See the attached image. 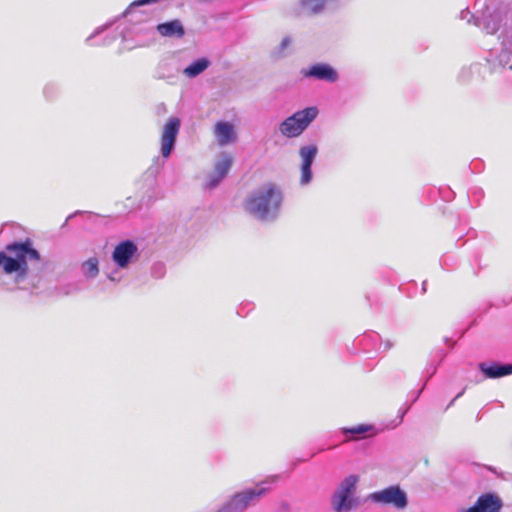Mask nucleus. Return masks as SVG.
<instances>
[{"instance_id": "f257e3e1", "label": "nucleus", "mask_w": 512, "mask_h": 512, "mask_svg": "<svg viewBox=\"0 0 512 512\" xmlns=\"http://www.w3.org/2000/svg\"><path fill=\"white\" fill-rule=\"evenodd\" d=\"M283 201V193L279 186L266 183L253 191L245 201V209L262 222H272L277 219Z\"/></svg>"}, {"instance_id": "f03ea898", "label": "nucleus", "mask_w": 512, "mask_h": 512, "mask_svg": "<svg viewBox=\"0 0 512 512\" xmlns=\"http://www.w3.org/2000/svg\"><path fill=\"white\" fill-rule=\"evenodd\" d=\"M6 251H0V267L6 274H15V282L20 283L28 274V261H39L40 253L33 247L31 239L14 241L6 245Z\"/></svg>"}, {"instance_id": "7ed1b4c3", "label": "nucleus", "mask_w": 512, "mask_h": 512, "mask_svg": "<svg viewBox=\"0 0 512 512\" xmlns=\"http://www.w3.org/2000/svg\"><path fill=\"white\" fill-rule=\"evenodd\" d=\"M460 17L481 27L486 33L494 34L499 30L503 21L508 19V3L506 0H487L482 11L472 14L469 10L461 11Z\"/></svg>"}, {"instance_id": "20e7f679", "label": "nucleus", "mask_w": 512, "mask_h": 512, "mask_svg": "<svg viewBox=\"0 0 512 512\" xmlns=\"http://www.w3.org/2000/svg\"><path fill=\"white\" fill-rule=\"evenodd\" d=\"M277 479L276 476L267 478L255 487L246 488L231 495L216 512H245L251 505L256 504L262 496H264L269 488L264 485L273 483Z\"/></svg>"}, {"instance_id": "39448f33", "label": "nucleus", "mask_w": 512, "mask_h": 512, "mask_svg": "<svg viewBox=\"0 0 512 512\" xmlns=\"http://www.w3.org/2000/svg\"><path fill=\"white\" fill-rule=\"evenodd\" d=\"M319 110L316 106H309L294 112L279 124V132L286 138H297L317 118Z\"/></svg>"}, {"instance_id": "423d86ee", "label": "nucleus", "mask_w": 512, "mask_h": 512, "mask_svg": "<svg viewBox=\"0 0 512 512\" xmlns=\"http://www.w3.org/2000/svg\"><path fill=\"white\" fill-rule=\"evenodd\" d=\"M364 501L379 506H390L396 510H404L409 504L406 491L398 484L371 492L364 498Z\"/></svg>"}, {"instance_id": "0eeeda50", "label": "nucleus", "mask_w": 512, "mask_h": 512, "mask_svg": "<svg viewBox=\"0 0 512 512\" xmlns=\"http://www.w3.org/2000/svg\"><path fill=\"white\" fill-rule=\"evenodd\" d=\"M499 39V51L491 50L487 58L491 72H499L505 68L512 69V24L501 32Z\"/></svg>"}, {"instance_id": "6e6552de", "label": "nucleus", "mask_w": 512, "mask_h": 512, "mask_svg": "<svg viewBox=\"0 0 512 512\" xmlns=\"http://www.w3.org/2000/svg\"><path fill=\"white\" fill-rule=\"evenodd\" d=\"M359 480L358 475L350 474L339 483L331 497V506L334 512H338L355 494Z\"/></svg>"}, {"instance_id": "1a4fd4ad", "label": "nucleus", "mask_w": 512, "mask_h": 512, "mask_svg": "<svg viewBox=\"0 0 512 512\" xmlns=\"http://www.w3.org/2000/svg\"><path fill=\"white\" fill-rule=\"evenodd\" d=\"M300 73L305 79H313L327 83H335L339 79L337 70L332 65L325 62L314 63L301 69Z\"/></svg>"}, {"instance_id": "9d476101", "label": "nucleus", "mask_w": 512, "mask_h": 512, "mask_svg": "<svg viewBox=\"0 0 512 512\" xmlns=\"http://www.w3.org/2000/svg\"><path fill=\"white\" fill-rule=\"evenodd\" d=\"M139 256L137 244L130 239L120 241L112 252L111 258L117 267L125 269Z\"/></svg>"}, {"instance_id": "9b49d317", "label": "nucleus", "mask_w": 512, "mask_h": 512, "mask_svg": "<svg viewBox=\"0 0 512 512\" xmlns=\"http://www.w3.org/2000/svg\"><path fill=\"white\" fill-rule=\"evenodd\" d=\"M181 122L177 117H171L163 127L161 134V155L168 158L175 149L177 136L179 134Z\"/></svg>"}, {"instance_id": "f8f14e48", "label": "nucleus", "mask_w": 512, "mask_h": 512, "mask_svg": "<svg viewBox=\"0 0 512 512\" xmlns=\"http://www.w3.org/2000/svg\"><path fill=\"white\" fill-rule=\"evenodd\" d=\"M182 68L178 58L169 54L163 57L155 70V77L167 81L169 84H175Z\"/></svg>"}, {"instance_id": "ddd939ff", "label": "nucleus", "mask_w": 512, "mask_h": 512, "mask_svg": "<svg viewBox=\"0 0 512 512\" xmlns=\"http://www.w3.org/2000/svg\"><path fill=\"white\" fill-rule=\"evenodd\" d=\"M232 163V157L228 153H222L220 159L215 162L213 171L208 175L205 188L209 190L215 189L228 175Z\"/></svg>"}, {"instance_id": "4468645a", "label": "nucleus", "mask_w": 512, "mask_h": 512, "mask_svg": "<svg viewBox=\"0 0 512 512\" xmlns=\"http://www.w3.org/2000/svg\"><path fill=\"white\" fill-rule=\"evenodd\" d=\"M503 507V501L494 492L481 494L474 505L462 512H500Z\"/></svg>"}, {"instance_id": "2eb2a0df", "label": "nucleus", "mask_w": 512, "mask_h": 512, "mask_svg": "<svg viewBox=\"0 0 512 512\" xmlns=\"http://www.w3.org/2000/svg\"><path fill=\"white\" fill-rule=\"evenodd\" d=\"M478 369L487 379H498L512 374V364L509 363L480 362Z\"/></svg>"}, {"instance_id": "dca6fc26", "label": "nucleus", "mask_w": 512, "mask_h": 512, "mask_svg": "<svg viewBox=\"0 0 512 512\" xmlns=\"http://www.w3.org/2000/svg\"><path fill=\"white\" fill-rule=\"evenodd\" d=\"M214 133L220 146L228 145L236 140L234 125L228 121H218L215 124Z\"/></svg>"}, {"instance_id": "f3484780", "label": "nucleus", "mask_w": 512, "mask_h": 512, "mask_svg": "<svg viewBox=\"0 0 512 512\" xmlns=\"http://www.w3.org/2000/svg\"><path fill=\"white\" fill-rule=\"evenodd\" d=\"M156 29L164 37L181 38L185 34L182 23L177 19L160 23Z\"/></svg>"}, {"instance_id": "a211bd4d", "label": "nucleus", "mask_w": 512, "mask_h": 512, "mask_svg": "<svg viewBox=\"0 0 512 512\" xmlns=\"http://www.w3.org/2000/svg\"><path fill=\"white\" fill-rule=\"evenodd\" d=\"M341 432L343 435L348 436L346 441L358 440L366 438L369 432L374 434L375 427L371 424H359L353 427H343L341 428Z\"/></svg>"}, {"instance_id": "6ab92c4d", "label": "nucleus", "mask_w": 512, "mask_h": 512, "mask_svg": "<svg viewBox=\"0 0 512 512\" xmlns=\"http://www.w3.org/2000/svg\"><path fill=\"white\" fill-rule=\"evenodd\" d=\"M211 62L206 57H201L196 60H194L192 63H190L187 67L182 69L181 71L183 74L190 78H196L200 74H202L208 67L210 66Z\"/></svg>"}, {"instance_id": "aec40b11", "label": "nucleus", "mask_w": 512, "mask_h": 512, "mask_svg": "<svg viewBox=\"0 0 512 512\" xmlns=\"http://www.w3.org/2000/svg\"><path fill=\"white\" fill-rule=\"evenodd\" d=\"M298 153L301 159L300 166H312L318 154V147L315 144L304 145L299 148Z\"/></svg>"}, {"instance_id": "412c9836", "label": "nucleus", "mask_w": 512, "mask_h": 512, "mask_svg": "<svg viewBox=\"0 0 512 512\" xmlns=\"http://www.w3.org/2000/svg\"><path fill=\"white\" fill-rule=\"evenodd\" d=\"M81 272L87 280L95 279L99 274V260L97 257H91L81 265Z\"/></svg>"}, {"instance_id": "4be33fe9", "label": "nucleus", "mask_w": 512, "mask_h": 512, "mask_svg": "<svg viewBox=\"0 0 512 512\" xmlns=\"http://www.w3.org/2000/svg\"><path fill=\"white\" fill-rule=\"evenodd\" d=\"M292 44V39L286 36L282 39L280 44L274 48L272 56L275 60L282 59L290 54L289 48Z\"/></svg>"}, {"instance_id": "5701e85b", "label": "nucleus", "mask_w": 512, "mask_h": 512, "mask_svg": "<svg viewBox=\"0 0 512 512\" xmlns=\"http://www.w3.org/2000/svg\"><path fill=\"white\" fill-rule=\"evenodd\" d=\"M367 501H364V498H360L356 496L355 494L346 502V505H344L338 512H351L352 510L357 509L362 504L366 503Z\"/></svg>"}, {"instance_id": "b1692460", "label": "nucleus", "mask_w": 512, "mask_h": 512, "mask_svg": "<svg viewBox=\"0 0 512 512\" xmlns=\"http://www.w3.org/2000/svg\"><path fill=\"white\" fill-rule=\"evenodd\" d=\"M313 179L312 166H300V179L301 186H307Z\"/></svg>"}, {"instance_id": "393cba45", "label": "nucleus", "mask_w": 512, "mask_h": 512, "mask_svg": "<svg viewBox=\"0 0 512 512\" xmlns=\"http://www.w3.org/2000/svg\"><path fill=\"white\" fill-rule=\"evenodd\" d=\"M439 354H440V360H439V363L438 364H430V366L427 368V378L425 380V384L428 382V380L436 374L437 372V369H438V365L444 360V358L446 357V354L440 350L439 351Z\"/></svg>"}, {"instance_id": "a878e982", "label": "nucleus", "mask_w": 512, "mask_h": 512, "mask_svg": "<svg viewBox=\"0 0 512 512\" xmlns=\"http://www.w3.org/2000/svg\"><path fill=\"white\" fill-rule=\"evenodd\" d=\"M165 267L162 263H155L151 268V274L155 278H161L164 276Z\"/></svg>"}, {"instance_id": "bb28decb", "label": "nucleus", "mask_w": 512, "mask_h": 512, "mask_svg": "<svg viewBox=\"0 0 512 512\" xmlns=\"http://www.w3.org/2000/svg\"><path fill=\"white\" fill-rule=\"evenodd\" d=\"M111 24H112V23H106V24H104V25H102V26L97 27V28L94 30V32H93L89 37H87V39H86V43H87V44H90V41H91L94 37H96V36H98V35L102 34L105 30H107V29L111 26Z\"/></svg>"}, {"instance_id": "cd10ccee", "label": "nucleus", "mask_w": 512, "mask_h": 512, "mask_svg": "<svg viewBox=\"0 0 512 512\" xmlns=\"http://www.w3.org/2000/svg\"><path fill=\"white\" fill-rule=\"evenodd\" d=\"M290 505L288 502L283 501L279 504L278 511L277 512H289Z\"/></svg>"}, {"instance_id": "c85d7f7f", "label": "nucleus", "mask_w": 512, "mask_h": 512, "mask_svg": "<svg viewBox=\"0 0 512 512\" xmlns=\"http://www.w3.org/2000/svg\"><path fill=\"white\" fill-rule=\"evenodd\" d=\"M393 345V342H391L390 340H385L381 342V346L383 347L384 351H388L393 347Z\"/></svg>"}, {"instance_id": "c756f323", "label": "nucleus", "mask_w": 512, "mask_h": 512, "mask_svg": "<svg viewBox=\"0 0 512 512\" xmlns=\"http://www.w3.org/2000/svg\"><path fill=\"white\" fill-rule=\"evenodd\" d=\"M426 384L424 383L421 389L413 393L412 403L416 402L419 396L421 395L422 391L424 390Z\"/></svg>"}, {"instance_id": "7c9ffc66", "label": "nucleus", "mask_w": 512, "mask_h": 512, "mask_svg": "<svg viewBox=\"0 0 512 512\" xmlns=\"http://www.w3.org/2000/svg\"><path fill=\"white\" fill-rule=\"evenodd\" d=\"M115 40H116V36H115V35L107 36V37L104 39L103 45H110V44H111V43H113Z\"/></svg>"}, {"instance_id": "2f4dec72", "label": "nucleus", "mask_w": 512, "mask_h": 512, "mask_svg": "<svg viewBox=\"0 0 512 512\" xmlns=\"http://www.w3.org/2000/svg\"><path fill=\"white\" fill-rule=\"evenodd\" d=\"M444 342L448 344L450 347H454V345L456 344V341H453L451 338L448 337L444 338Z\"/></svg>"}, {"instance_id": "473e14b6", "label": "nucleus", "mask_w": 512, "mask_h": 512, "mask_svg": "<svg viewBox=\"0 0 512 512\" xmlns=\"http://www.w3.org/2000/svg\"><path fill=\"white\" fill-rule=\"evenodd\" d=\"M409 410V407H406L405 409H400L399 410V414H400V421H402L404 415L407 413V411Z\"/></svg>"}, {"instance_id": "72a5a7b5", "label": "nucleus", "mask_w": 512, "mask_h": 512, "mask_svg": "<svg viewBox=\"0 0 512 512\" xmlns=\"http://www.w3.org/2000/svg\"><path fill=\"white\" fill-rule=\"evenodd\" d=\"M51 89H52V86H50V85L45 86V88H44V94H45L46 96H48V94H49V93H51Z\"/></svg>"}, {"instance_id": "f704fd0d", "label": "nucleus", "mask_w": 512, "mask_h": 512, "mask_svg": "<svg viewBox=\"0 0 512 512\" xmlns=\"http://www.w3.org/2000/svg\"><path fill=\"white\" fill-rule=\"evenodd\" d=\"M463 393H464V391H461L460 393H458V394L456 395V397L451 401V404H453V402H454L457 398L461 397V396L463 395Z\"/></svg>"}, {"instance_id": "c9c22d12", "label": "nucleus", "mask_w": 512, "mask_h": 512, "mask_svg": "<svg viewBox=\"0 0 512 512\" xmlns=\"http://www.w3.org/2000/svg\"><path fill=\"white\" fill-rule=\"evenodd\" d=\"M108 278H109V280H111V281H116V278H115V276H114L113 274H109V275H108Z\"/></svg>"}, {"instance_id": "e433bc0d", "label": "nucleus", "mask_w": 512, "mask_h": 512, "mask_svg": "<svg viewBox=\"0 0 512 512\" xmlns=\"http://www.w3.org/2000/svg\"><path fill=\"white\" fill-rule=\"evenodd\" d=\"M422 290L425 292L426 291V281L423 282L422 284Z\"/></svg>"}]
</instances>
